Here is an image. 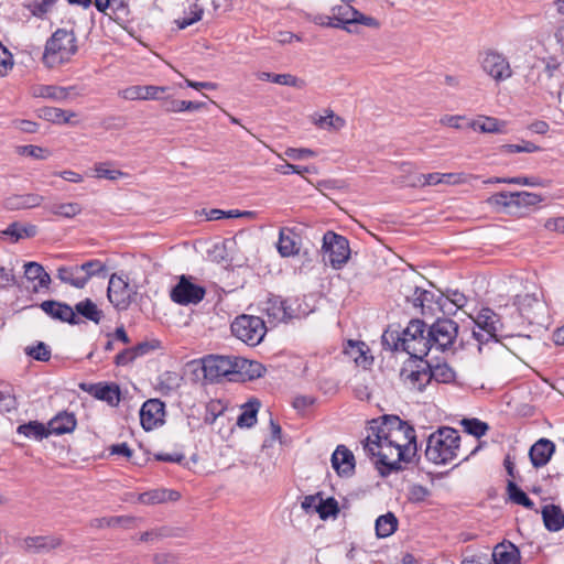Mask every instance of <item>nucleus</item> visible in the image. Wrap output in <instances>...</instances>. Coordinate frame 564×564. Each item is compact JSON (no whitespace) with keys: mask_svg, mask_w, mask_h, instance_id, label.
I'll use <instances>...</instances> for the list:
<instances>
[{"mask_svg":"<svg viewBox=\"0 0 564 564\" xmlns=\"http://www.w3.org/2000/svg\"><path fill=\"white\" fill-rule=\"evenodd\" d=\"M169 88L165 86H131L119 94L123 99L127 100H161L162 94Z\"/></svg>","mask_w":564,"mask_h":564,"instance_id":"obj_17","label":"nucleus"},{"mask_svg":"<svg viewBox=\"0 0 564 564\" xmlns=\"http://www.w3.org/2000/svg\"><path fill=\"white\" fill-rule=\"evenodd\" d=\"M137 291L129 284L128 278L113 273L108 282L107 296L109 302L119 311L127 310Z\"/></svg>","mask_w":564,"mask_h":564,"instance_id":"obj_11","label":"nucleus"},{"mask_svg":"<svg viewBox=\"0 0 564 564\" xmlns=\"http://www.w3.org/2000/svg\"><path fill=\"white\" fill-rule=\"evenodd\" d=\"M203 13H204L203 8L199 7L197 3H194L189 8L188 15L176 20V23L181 30L185 29V28L192 25L193 23L199 21L203 17Z\"/></svg>","mask_w":564,"mask_h":564,"instance_id":"obj_52","label":"nucleus"},{"mask_svg":"<svg viewBox=\"0 0 564 564\" xmlns=\"http://www.w3.org/2000/svg\"><path fill=\"white\" fill-rule=\"evenodd\" d=\"M334 19L340 25L339 28L350 33L356 32V30L350 28V25L354 24H361L375 29L379 28V22L375 18L362 14L348 3L338 7Z\"/></svg>","mask_w":564,"mask_h":564,"instance_id":"obj_14","label":"nucleus"},{"mask_svg":"<svg viewBox=\"0 0 564 564\" xmlns=\"http://www.w3.org/2000/svg\"><path fill=\"white\" fill-rule=\"evenodd\" d=\"M74 311L76 315H80L84 318L94 322L95 324H99L104 317L102 311L99 310L97 304L94 303L90 299L78 302L75 305Z\"/></svg>","mask_w":564,"mask_h":564,"instance_id":"obj_33","label":"nucleus"},{"mask_svg":"<svg viewBox=\"0 0 564 564\" xmlns=\"http://www.w3.org/2000/svg\"><path fill=\"white\" fill-rule=\"evenodd\" d=\"M398 519L392 512L380 516L376 520V534L378 538H388L395 532Z\"/></svg>","mask_w":564,"mask_h":564,"instance_id":"obj_36","label":"nucleus"},{"mask_svg":"<svg viewBox=\"0 0 564 564\" xmlns=\"http://www.w3.org/2000/svg\"><path fill=\"white\" fill-rule=\"evenodd\" d=\"M70 88L54 85H35L31 88V95L35 98H48L53 100H65Z\"/></svg>","mask_w":564,"mask_h":564,"instance_id":"obj_28","label":"nucleus"},{"mask_svg":"<svg viewBox=\"0 0 564 564\" xmlns=\"http://www.w3.org/2000/svg\"><path fill=\"white\" fill-rule=\"evenodd\" d=\"M317 507V513L322 520H326L329 517L335 518L339 513L338 502L333 497H329L327 499H324L322 497L319 505Z\"/></svg>","mask_w":564,"mask_h":564,"instance_id":"obj_44","label":"nucleus"},{"mask_svg":"<svg viewBox=\"0 0 564 564\" xmlns=\"http://www.w3.org/2000/svg\"><path fill=\"white\" fill-rule=\"evenodd\" d=\"M20 155L31 156L36 160H45L48 156V151L37 145H21L17 148Z\"/></svg>","mask_w":564,"mask_h":564,"instance_id":"obj_55","label":"nucleus"},{"mask_svg":"<svg viewBox=\"0 0 564 564\" xmlns=\"http://www.w3.org/2000/svg\"><path fill=\"white\" fill-rule=\"evenodd\" d=\"M462 424L464 425L465 431L475 437H481L488 431V425L478 419H464Z\"/></svg>","mask_w":564,"mask_h":564,"instance_id":"obj_51","label":"nucleus"},{"mask_svg":"<svg viewBox=\"0 0 564 564\" xmlns=\"http://www.w3.org/2000/svg\"><path fill=\"white\" fill-rule=\"evenodd\" d=\"M164 408V403L159 399H150L142 404L140 422L145 431H151L163 423L165 414Z\"/></svg>","mask_w":564,"mask_h":564,"instance_id":"obj_16","label":"nucleus"},{"mask_svg":"<svg viewBox=\"0 0 564 564\" xmlns=\"http://www.w3.org/2000/svg\"><path fill=\"white\" fill-rule=\"evenodd\" d=\"M365 452L377 457L381 475L401 469V462L409 463L416 453L415 431L395 415H386L370 423L364 442Z\"/></svg>","mask_w":564,"mask_h":564,"instance_id":"obj_1","label":"nucleus"},{"mask_svg":"<svg viewBox=\"0 0 564 564\" xmlns=\"http://www.w3.org/2000/svg\"><path fill=\"white\" fill-rule=\"evenodd\" d=\"M321 499H322L321 492H317L315 495L305 496L301 503V507L307 513H310V512L317 513V508H318L317 506L319 505Z\"/></svg>","mask_w":564,"mask_h":564,"instance_id":"obj_62","label":"nucleus"},{"mask_svg":"<svg viewBox=\"0 0 564 564\" xmlns=\"http://www.w3.org/2000/svg\"><path fill=\"white\" fill-rule=\"evenodd\" d=\"M555 451L554 444L546 440L541 438L532 445L529 456L534 467H542L547 464L552 454Z\"/></svg>","mask_w":564,"mask_h":564,"instance_id":"obj_21","label":"nucleus"},{"mask_svg":"<svg viewBox=\"0 0 564 564\" xmlns=\"http://www.w3.org/2000/svg\"><path fill=\"white\" fill-rule=\"evenodd\" d=\"M82 274L78 265L61 267L57 269V278L63 283H67L76 289H83L86 285L85 278Z\"/></svg>","mask_w":564,"mask_h":564,"instance_id":"obj_31","label":"nucleus"},{"mask_svg":"<svg viewBox=\"0 0 564 564\" xmlns=\"http://www.w3.org/2000/svg\"><path fill=\"white\" fill-rule=\"evenodd\" d=\"M126 521H129V519L122 517L97 518L91 520L90 525L93 528L101 529L106 527H115Z\"/></svg>","mask_w":564,"mask_h":564,"instance_id":"obj_61","label":"nucleus"},{"mask_svg":"<svg viewBox=\"0 0 564 564\" xmlns=\"http://www.w3.org/2000/svg\"><path fill=\"white\" fill-rule=\"evenodd\" d=\"M41 308L54 319L66 322L73 325L79 323V318L77 317L74 308L68 304L56 301H44L41 304Z\"/></svg>","mask_w":564,"mask_h":564,"instance_id":"obj_18","label":"nucleus"},{"mask_svg":"<svg viewBox=\"0 0 564 564\" xmlns=\"http://www.w3.org/2000/svg\"><path fill=\"white\" fill-rule=\"evenodd\" d=\"M507 123L494 117L479 116L471 120L468 127L481 133H505Z\"/></svg>","mask_w":564,"mask_h":564,"instance_id":"obj_23","label":"nucleus"},{"mask_svg":"<svg viewBox=\"0 0 564 564\" xmlns=\"http://www.w3.org/2000/svg\"><path fill=\"white\" fill-rule=\"evenodd\" d=\"M53 2L51 0H41L35 1L31 4V11L33 15L42 18L44 14H46L51 8L53 7Z\"/></svg>","mask_w":564,"mask_h":564,"instance_id":"obj_64","label":"nucleus"},{"mask_svg":"<svg viewBox=\"0 0 564 564\" xmlns=\"http://www.w3.org/2000/svg\"><path fill=\"white\" fill-rule=\"evenodd\" d=\"M260 408V402L254 400L242 405L241 413L237 419L239 427H251L257 423V413Z\"/></svg>","mask_w":564,"mask_h":564,"instance_id":"obj_37","label":"nucleus"},{"mask_svg":"<svg viewBox=\"0 0 564 564\" xmlns=\"http://www.w3.org/2000/svg\"><path fill=\"white\" fill-rule=\"evenodd\" d=\"M315 124L322 129H340L345 124V120L338 116H335L333 111H328L326 116H319L315 120Z\"/></svg>","mask_w":564,"mask_h":564,"instance_id":"obj_49","label":"nucleus"},{"mask_svg":"<svg viewBox=\"0 0 564 564\" xmlns=\"http://www.w3.org/2000/svg\"><path fill=\"white\" fill-rule=\"evenodd\" d=\"M77 52L75 33L65 29L56 30L47 40L43 62L47 67H56L68 62Z\"/></svg>","mask_w":564,"mask_h":564,"instance_id":"obj_3","label":"nucleus"},{"mask_svg":"<svg viewBox=\"0 0 564 564\" xmlns=\"http://www.w3.org/2000/svg\"><path fill=\"white\" fill-rule=\"evenodd\" d=\"M406 299L412 302L413 306L420 307L423 314H425L426 311L432 312L433 304L440 305L438 302L435 301L434 293L419 286H415L413 294L406 296Z\"/></svg>","mask_w":564,"mask_h":564,"instance_id":"obj_30","label":"nucleus"},{"mask_svg":"<svg viewBox=\"0 0 564 564\" xmlns=\"http://www.w3.org/2000/svg\"><path fill=\"white\" fill-rule=\"evenodd\" d=\"M85 282L87 283L93 276L97 275L105 269V265L99 260H90L78 265Z\"/></svg>","mask_w":564,"mask_h":564,"instance_id":"obj_54","label":"nucleus"},{"mask_svg":"<svg viewBox=\"0 0 564 564\" xmlns=\"http://www.w3.org/2000/svg\"><path fill=\"white\" fill-rule=\"evenodd\" d=\"M460 436L457 430L443 426L427 438L426 458L436 465H446L459 456Z\"/></svg>","mask_w":564,"mask_h":564,"instance_id":"obj_2","label":"nucleus"},{"mask_svg":"<svg viewBox=\"0 0 564 564\" xmlns=\"http://www.w3.org/2000/svg\"><path fill=\"white\" fill-rule=\"evenodd\" d=\"M18 433L35 440H42L51 434L48 433V426L45 427L42 423L37 421H31L26 424L20 425L18 427Z\"/></svg>","mask_w":564,"mask_h":564,"instance_id":"obj_41","label":"nucleus"},{"mask_svg":"<svg viewBox=\"0 0 564 564\" xmlns=\"http://www.w3.org/2000/svg\"><path fill=\"white\" fill-rule=\"evenodd\" d=\"M508 310V306H506L505 313L498 315L490 308H482L475 318L478 330H473L474 337L481 344L501 335L505 323H508L505 316Z\"/></svg>","mask_w":564,"mask_h":564,"instance_id":"obj_7","label":"nucleus"},{"mask_svg":"<svg viewBox=\"0 0 564 564\" xmlns=\"http://www.w3.org/2000/svg\"><path fill=\"white\" fill-rule=\"evenodd\" d=\"M480 67L496 83L508 80L512 77V68L508 58L497 50L488 48L479 55Z\"/></svg>","mask_w":564,"mask_h":564,"instance_id":"obj_8","label":"nucleus"},{"mask_svg":"<svg viewBox=\"0 0 564 564\" xmlns=\"http://www.w3.org/2000/svg\"><path fill=\"white\" fill-rule=\"evenodd\" d=\"M173 494H175V491H170L166 489H155L141 494L139 496V501L145 505L162 503L167 501L169 495Z\"/></svg>","mask_w":564,"mask_h":564,"instance_id":"obj_45","label":"nucleus"},{"mask_svg":"<svg viewBox=\"0 0 564 564\" xmlns=\"http://www.w3.org/2000/svg\"><path fill=\"white\" fill-rule=\"evenodd\" d=\"M62 544V539L55 535L25 536L19 541V547L26 554L48 553Z\"/></svg>","mask_w":564,"mask_h":564,"instance_id":"obj_15","label":"nucleus"},{"mask_svg":"<svg viewBox=\"0 0 564 564\" xmlns=\"http://www.w3.org/2000/svg\"><path fill=\"white\" fill-rule=\"evenodd\" d=\"M205 288L195 283L189 275H181L170 292L171 300L180 305H196L204 299Z\"/></svg>","mask_w":564,"mask_h":564,"instance_id":"obj_10","label":"nucleus"},{"mask_svg":"<svg viewBox=\"0 0 564 564\" xmlns=\"http://www.w3.org/2000/svg\"><path fill=\"white\" fill-rule=\"evenodd\" d=\"M37 232V228L35 225H26L21 226L18 223L11 224L3 234L14 237L15 240H19L23 237H33Z\"/></svg>","mask_w":564,"mask_h":564,"instance_id":"obj_46","label":"nucleus"},{"mask_svg":"<svg viewBox=\"0 0 564 564\" xmlns=\"http://www.w3.org/2000/svg\"><path fill=\"white\" fill-rule=\"evenodd\" d=\"M96 177L106 178L110 181L118 180L123 176V173L119 170H113L109 167L108 163H99L95 165Z\"/></svg>","mask_w":564,"mask_h":564,"instance_id":"obj_57","label":"nucleus"},{"mask_svg":"<svg viewBox=\"0 0 564 564\" xmlns=\"http://www.w3.org/2000/svg\"><path fill=\"white\" fill-rule=\"evenodd\" d=\"M44 202V197L39 194H14L7 197L3 206L8 210H20L39 207Z\"/></svg>","mask_w":564,"mask_h":564,"instance_id":"obj_20","label":"nucleus"},{"mask_svg":"<svg viewBox=\"0 0 564 564\" xmlns=\"http://www.w3.org/2000/svg\"><path fill=\"white\" fill-rule=\"evenodd\" d=\"M486 203L496 210H509L513 208L512 192H500L489 196Z\"/></svg>","mask_w":564,"mask_h":564,"instance_id":"obj_39","label":"nucleus"},{"mask_svg":"<svg viewBox=\"0 0 564 564\" xmlns=\"http://www.w3.org/2000/svg\"><path fill=\"white\" fill-rule=\"evenodd\" d=\"M47 209L54 216L72 219L82 213L83 207L78 203L69 202L52 204Z\"/></svg>","mask_w":564,"mask_h":564,"instance_id":"obj_35","label":"nucleus"},{"mask_svg":"<svg viewBox=\"0 0 564 564\" xmlns=\"http://www.w3.org/2000/svg\"><path fill=\"white\" fill-rule=\"evenodd\" d=\"M76 426L73 413L61 412L48 422V433L62 435L72 432Z\"/></svg>","mask_w":564,"mask_h":564,"instance_id":"obj_26","label":"nucleus"},{"mask_svg":"<svg viewBox=\"0 0 564 564\" xmlns=\"http://www.w3.org/2000/svg\"><path fill=\"white\" fill-rule=\"evenodd\" d=\"M237 359L236 356H218L210 355L203 358V372L206 380L210 382L219 381L221 378L237 376Z\"/></svg>","mask_w":564,"mask_h":564,"instance_id":"obj_9","label":"nucleus"},{"mask_svg":"<svg viewBox=\"0 0 564 564\" xmlns=\"http://www.w3.org/2000/svg\"><path fill=\"white\" fill-rule=\"evenodd\" d=\"M25 278L30 281H37L39 288H48L51 283V276L45 272L44 268L37 262H28L24 265Z\"/></svg>","mask_w":564,"mask_h":564,"instance_id":"obj_34","label":"nucleus"},{"mask_svg":"<svg viewBox=\"0 0 564 564\" xmlns=\"http://www.w3.org/2000/svg\"><path fill=\"white\" fill-rule=\"evenodd\" d=\"M258 78L260 80H270L272 83L284 85V86H292V87H299L301 88L304 84L302 79H299L297 77L291 75V74H271L268 72H262L258 74Z\"/></svg>","mask_w":564,"mask_h":564,"instance_id":"obj_38","label":"nucleus"},{"mask_svg":"<svg viewBox=\"0 0 564 564\" xmlns=\"http://www.w3.org/2000/svg\"><path fill=\"white\" fill-rule=\"evenodd\" d=\"M163 110L166 112H183L185 111V100H177L174 98H162Z\"/></svg>","mask_w":564,"mask_h":564,"instance_id":"obj_63","label":"nucleus"},{"mask_svg":"<svg viewBox=\"0 0 564 564\" xmlns=\"http://www.w3.org/2000/svg\"><path fill=\"white\" fill-rule=\"evenodd\" d=\"M425 332L423 321L412 319L399 338L400 346L411 357L423 359L431 350L429 333L425 335Z\"/></svg>","mask_w":564,"mask_h":564,"instance_id":"obj_4","label":"nucleus"},{"mask_svg":"<svg viewBox=\"0 0 564 564\" xmlns=\"http://www.w3.org/2000/svg\"><path fill=\"white\" fill-rule=\"evenodd\" d=\"M17 401L9 388L0 389V412H11L15 410Z\"/></svg>","mask_w":564,"mask_h":564,"instance_id":"obj_56","label":"nucleus"},{"mask_svg":"<svg viewBox=\"0 0 564 564\" xmlns=\"http://www.w3.org/2000/svg\"><path fill=\"white\" fill-rule=\"evenodd\" d=\"M540 148L532 142L523 141L522 144H505L501 147L503 153H520L527 152L532 153L539 151Z\"/></svg>","mask_w":564,"mask_h":564,"instance_id":"obj_58","label":"nucleus"},{"mask_svg":"<svg viewBox=\"0 0 564 564\" xmlns=\"http://www.w3.org/2000/svg\"><path fill=\"white\" fill-rule=\"evenodd\" d=\"M508 494L514 503L523 506L528 509H533V501L512 481H509L508 484Z\"/></svg>","mask_w":564,"mask_h":564,"instance_id":"obj_48","label":"nucleus"},{"mask_svg":"<svg viewBox=\"0 0 564 564\" xmlns=\"http://www.w3.org/2000/svg\"><path fill=\"white\" fill-rule=\"evenodd\" d=\"M25 354L40 361H47L51 358L50 348L42 341H39L35 346H28Z\"/></svg>","mask_w":564,"mask_h":564,"instance_id":"obj_53","label":"nucleus"},{"mask_svg":"<svg viewBox=\"0 0 564 564\" xmlns=\"http://www.w3.org/2000/svg\"><path fill=\"white\" fill-rule=\"evenodd\" d=\"M544 524L550 531H558L564 527V513L562 510L554 506H545L542 510Z\"/></svg>","mask_w":564,"mask_h":564,"instance_id":"obj_32","label":"nucleus"},{"mask_svg":"<svg viewBox=\"0 0 564 564\" xmlns=\"http://www.w3.org/2000/svg\"><path fill=\"white\" fill-rule=\"evenodd\" d=\"M443 178L441 173H429L416 176V180L411 183L412 186H432L442 184Z\"/></svg>","mask_w":564,"mask_h":564,"instance_id":"obj_59","label":"nucleus"},{"mask_svg":"<svg viewBox=\"0 0 564 564\" xmlns=\"http://www.w3.org/2000/svg\"><path fill=\"white\" fill-rule=\"evenodd\" d=\"M278 251L282 257H292L299 253L300 243L297 235L291 228H282L279 234Z\"/></svg>","mask_w":564,"mask_h":564,"instance_id":"obj_22","label":"nucleus"},{"mask_svg":"<svg viewBox=\"0 0 564 564\" xmlns=\"http://www.w3.org/2000/svg\"><path fill=\"white\" fill-rule=\"evenodd\" d=\"M404 384L412 391H423L425 387L431 382L427 367L412 370L404 375Z\"/></svg>","mask_w":564,"mask_h":564,"instance_id":"obj_29","label":"nucleus"},{"mask_svg":"<svg viewBox=\"0 0 564 564\" xmlns=\"http://www.w3.org/2000/svg\"><path fill=\"white\" fill-rule=\"evenodd\" d=\"M264 311L274 322H286L293 317L286 301L280 297L270 299L265 304Z\"/></svg>","mask_w":564,"mask_h":564,"instance_id":"obj_24","label":"nucleus"},{"mask_svg":"<svg viewBox=\"0 0 564 564\" xmlns=\"http://www.w3.org/2000/svg\"><path fill=\"white\" fill-rule=\"evenodd\" d=\"M495 564H518L514 550L507 551L505 546H496L492 553Z\"/></svg>","mask_w":564,"mask_h":564,"instance_id":"obj_50","label":"nucleus"},{"mask_svg":"<svg viewBox=\"0 0 564 564\" xmlns=\"http://www.w3.org/2000/svg\"><path fill=\"white\" fill-rule=\"evenodd\" d=\"M231 334L248 346L259 345L267 333V327L259 316L242 314L230 325Z\"/></svg>","mask_w":564,"mask_h":564,"instance_id":"obj_5","label":"nucleus"},{"mask_svg":"<svg viewBox=\"0 0 564 564\" xmlns=\"http://www.w3.org/2000/svg\"><path fill=\"white\" fill-rule=\"evenodd\" d=\"M42 115L46 120L54 123H68L70 119L76 116L73 111H66L54 107H46L42 109Z\"/></svg>","mask_w":564,"mask_h":564,"instance_id":"obj_43","label":"nucleus"},{"mask_svg":"<svg viewBox=\"0 0 564 564\" xmlns=\"http://www.w3.org/2000/svg\"><path fill=\"white\" fill-rule=\"evenodd\" d=\"M513 306L517 307L519 316L530 324H540L541 316L545 311V305L536 292L518 294Z\"/></svg>","mask_w":564,"mask_h":564,"instance_id":"obj_13","label":"nucleus"},{"mask_svg":"<svg viewBox=\"0 0 564 564\" xmlns=\"http://www.w3.org/2000/svg\"><path fill=\"white\" fill-rule=\"evenodd\" d=\"M512 195L516 208L534 206L542 200L540 195L530 192H512Z\"/></svg>","mask_w":564,"mask_h":564,"instance_id":"obj_47","label":"nucleus"},{"mask_svg":"<svg viewBox=\"0 0 564 564\" xmlns=\"http://www.w3.org/2000/svg\"><path fill=\"white\" fill-rule=\"evenodd\" d=\"M12 66V54L0 43V76H6Z\"/></svg>","mask_w":564,"mask_h":564,"instance_id":"obj_60","label":"nucleus"},{"mask_svg":"<svg viewBox=\"0 0 564 564\" xmlns=\"http://www.w3.org/2000/svg\"><path fill=\"white\" fill-rule=\"evenodd\" d=\"M323 259L334 269H340L350 257L348 240L334 231H327L323 237Z\"/></svg>","mask_w":564,"mask_h":564,"instance_id":"obj_6","label":"nucleus"},{"mask_svg":"<svg viewBox=\"0 0 564 564\" xmlns=\"http://www.w3.org/2000/svg\"><path fill=\"white\" fill-rule=\"evenodd\" d=\"M332 466L338 475H351L355 469L354 454L344 445L337 446L332 455Z\"/></svg>","mask_w":564,"mask_h":564,"instance_id":"obj_19","label":"nucleus"},{"mask_svg":"<svg viewBox=\"0 0 564 564\" xmlns=\"http://www.w3.org/2000/svg\"><path fill=\"white\" fill-rule=\"evenodd\" d=\"M431 381L449 383L455 379L454 370L447 364H438L435 366H427Z\"/></svg>","mask_w":564,"mask_h":564,"instance_id":"obj_40","label":"nucleus"},{"mask_svg":"<svg viewBox=\"0 0 564 564\" xmlns=\"http://www.w3.org/2000/svg\"><path fill=\"white\" fill-rule=\"evenodd\" d=\"M458 326L448 318H438L429 328L430 348L445 350L449 348L457 337Z\"/></svg>","mask_w":564,"mask_h":564,"instance_id":"obj_12","label":"nucleus"},{"mask_svg":"<svg viewBox=\"0 0 564 564\" xmlns=\"http://www.w3.org/2000/svg\"><path fill=\"white\" fill-rule=\"evenodd\" d=\"M367 347L364 343L360 341H349L348 347L345 349V354H347L350 358L355 360L356 364L366 367L369 365V358L367 357Z\"/></svg>","mask_w":564,"mask_h":564,"instance_id":"obj_42","label":"nucleus"},{"mask_svg":"<svg viewBox=\"0 0 564 564\" xmlns=\"http://www.w3.org/2000/svg\"><path fill=\"white\" fill-rule=\"evenodd\" d=\"M236 367L237 376H241L248 380L258 379L265 372V367L262 364L241 357H238Z\"/></svg>","mask_w":564,"mask_h":564,"instance_id":"obj_27","label":"nucleus"},{"mask_svg":"<svg viewBox=\"0 0 564 564\" xmlns=\"http://www.w3.org/2000/svg\"><path fill=\"white\" fill-rule=\"evenodd\" d=\"M89 392L96 399L105 401L111 406H116L120 402V389L117 384H94Z\"/></svg>","mask_w":564,"mask_h":564,"instance_id":"obj_25","label":"nucleus"}]
</instances>
